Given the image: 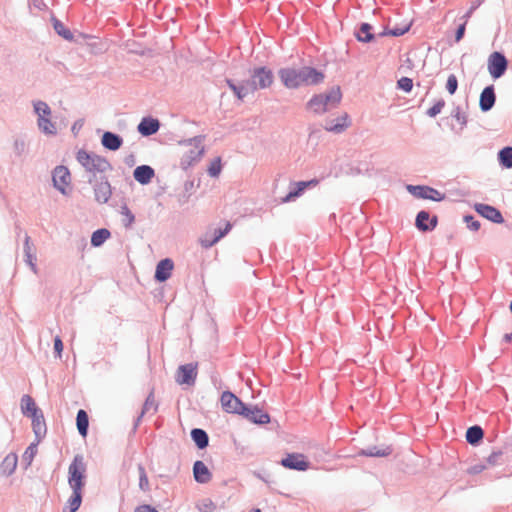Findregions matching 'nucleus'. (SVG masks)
I'll use <instances>...</instances> for the list:
<instances>
[{
	"label": "nucleus",
	"mask_w": 512,
	"mask_h": 512,
	"mask_svg": "<svg viewBox=\"0 0 512 512\" xmlns=\"http://www.w3.org/2000/svg\"><path fill=\"white\" fill-rule=\"evenodd\" d=\"M510 310H511V313H512V301H511V304H510Z\"/></svg>",
	"instance_id": "58"
},
{
	"label": "nucleus",
	"mask_w": 512,
	"mask_h": 512,
	"mask_svg": "<svg viewBox=\"0 0 512 512\" xmlns=\"http://www.w3.org/2000/svg\"><path fill=\"white\" fill-rule=\"evenodd\" d=\"M454 117L456 121L462 126H464L467 122L466 116L460 112H457Z\"/></svg>",
	"instance_id": "52"
},
{
	"label": "nucleus",
	"mask_w": 512,
	"mask_h": 512,
	"mask_svg": "<svg viewBox=\"0 0 512 512\" xmlns=\"http://www.w3.org/2000/svg\"><path fill=\"white\" fill-rule=\"evenodd\" d=\"M464 221L467 223V227L473 231H477L480 228L479 221L475 220L473 216H465Z\"/></svg>",
	"instance_id": "48"
},
{
	"label": "nucleus",
	"mask_w": 512,
	"mask_h": 512,
	"mask_svg": "<svg viewBox=\"0 0 512 512\" xmlns=\"http://www.w3.org/2000/svg\"><path fill=\"white\" fill-rule=\"evenodd\" d=\"M220 401L222 408L227 413L241 415V413L245 411V404L237 396H235L233 393L229 391H225L222 393Z\"/></svg>",
	"instance_id": "11"
},
{
	"label": "nucleus",
	"mask_w": 512,
	"mask_h": 512,
	"mask_svg": "<svg viewBox=\"0 0 512 512\" xmlns=\"http://www.w3.org/2000/svg\"><path fill=\"white\" fill-rule=\"evenodd\" d=\"M197 377V364L181 365L176 372V382L180 385H193Z\"/></svg>",
	"instance_id": "12"
},
{
	"label": "nucleus",
	"mask_w": 512,
	"mask_h": 512,
	"mask_svg": "<svg viewBox=\"0 0 512 512\" xmlns=\"http://www.w3.org/2000/svg\"><path fill=\"white\" fill-rule=\"evenodd\" d=\"M487 468L486 464H475L469 468V473L478 474L484 471Z\"/></svg>",
	"instance_id": "51"
},
{
	"label": "nucleus",
	"mask_w": 512,
	"mask_h": 512,
	"mask_svg": "<svg viewBox=\"0 0 512 512\" xmlns=\"http://www.w3.org/2000/svg\"><path fill=\"white\" fill-rule=\"evenodd\" d=\"M274 81V76L271 70L260 67L253 70L251 80L236 85L233 81L227 80L229 88L234 92L239 100H243L247 95L254 93L258 89L269 88Z\"/></svg>",
	"instance_id": "2"
},
{
	"label": "nucleus",
	"mask_w": 512,
	"mask_h": 512,
	"mask_svg": "<svg viewBox=\"0 0 512 512\" xmlns=\"http://www.w3.org/2000/svg\"><path fill=\"white\" fill-rule=\"evenodd\" d=\"M351 122L347 114H343L335 120L327 121L324 128L329 132L341 133L345 131Z\"/></svg>",
	"instance_id": "19"
},
{
	"label": "nucleus",
	"mask_w": 512,
	"mask_h": 512,
	"mask_svg": "<svg viewBox=\"0 0 512 512\" xmlns=\"http://www.w3.org/2000/svg\"><path fill=\"white\" fill-rule=\"evenodd\" d=\"M54 29L56 32L67 40H71L73 35L69 29H67L60 21L56 20L54 23Z\"/></svg>",
	"instance_id": "39"
},
{
	"label": "nucleus",
	"mask_w": 512,
	"mask_h": 512,
	"mask_svg": "<svg viewBox=\"0 0 512 512\" xmlns=\"http://www.w3.org/2000/svg\"><path fill=\"white\" fill-rule=\"evenodd\" d=\"M203 154L204 145L201 137H195L181 142L177 150V157L183 169H188L200 161Z\"/></svg>",
	"instance_id": "3"
},
{
	"label": "nucleus",
	"mask_w": 512,
	"mask_h": 512,
	"mask_svg": "<svg viewBox=\"0 0 512 512\" xmlns=\"http://www.w3.org/2000/svg\"><path fill=\"white\" fill-rule=\"evenodd\" d=\"M362 455L372 456V457H385L391 454V449L389 447L378 449L376 447H372L366 451L361 452Z\"/></svg>",
	"instance_id": "38"
},
{
	"label": "nucleus",
	"mask_w": 512,
	"mask_h": 512,
	"mask_svg": "<svg viewBox=\"0 0 512 512\" xmlns=\"http://www.w3.org/2000/svg\"><path fill=\"white\" fill-rule=\"evenodd\" d=\"M110 237V232L107 229L96 230L91 237V244L95 247L102 245Z\"/></svg>",
	"instance_id": "36"
},
{
	"label": "nucleus",
	"mask_w": 512,
	"mask_h": 512,
	"mask_svg": "<svg viewBox=\"0 0 512 512\" xmlns=\"http://www.w3.org/2000/svg\"><path fill=\"white\" fill-rule=\"evenodd\" d=\"M37 452V445L36 444H31L25 451L24 453V457L26 459H29L30 461L33 459L34 455L36 454Z\"/></svg>",
	"instance_id": "50"
},
{
	"label": "nucleus",
	"mask_w": 512,
	"mask_h": 512,
	"mask_svg": "<svg viewBox=\"0 0 512 512\" xmlns=\"http://www.w3.org/2000/svg\"><path fill=\"white\" fill-rule=\"evenodd\" d=\"M502 457V452L501 451H497V452H493L491 453L487 458H486V465L487 467L489 466H495L499 463V460L501 459Z\"/></svg>",
	"instance_id": "47"
},
{
	"label": "nucleus",
	"mask_w": 512,
	"mask_h": 512,
	"mask_svg": "<svg viewBox=\"0 0 512 512\" xmlns=\"http://www.w3.org/2000/svg\"><path fill=\"white\" fill-rule=\"evenodd\" d=\"M398 87L404 90L405 92H410L413 87L412 79L408 77H402L398 80Z\"/></svg>",
	"instance_id": "46"
},
{
	"label": "nucleus",
	"mask_w": 512,
	"mask_h": 512,
	"mask_svg": "<svg viewBox=\"0 0 512 512\" xmlns=\"http://www.w3.org/2000/svg\"><path fill=\"white\" fill-rule=\"evenodd\" d=\"M32 419V427L33 431L38 439L43 437L46 433V424L44 420L43 413H37L36 415L30 417Z\"/></svg>",
	"instance_id": "30"
},
{
	"label": "nucleus",
	"mask_w": 512,
	"mask_h": 512,
	"mask_svg": "<svg viewBox=\"0 0 512 512\" xmlns=\"http://www.w3.org/2000/svg\"><path fill=\"white\" fill-rule=\"evenodd\" d=\"M318 184V180L313 179L310 181H300L296 183V190L289 192L283 199L282 202L286 203L290 200L298 197L307 187L316 186Z\"/></svg>",
	"instance_id": "27"
},
{
	"label": "nucleus",
	"mask_w": 512,
	"mask_h": 512,
	"mask_svg": "<svg viewBox=\"0 0 512 512\" xmlns=\"http://www.w3.org/2000/svg\"><path fill=\"white\" fill-rule=\"evenodd\" d=\"M191 436L198 448L203 449L208 445V435L204 430L198 428L193 429Z\"/></svg>",
	"instance_id": "33"
},
{
	"label": "nucleus",
	"mask_w": 512,
	"mask_h": 512,
	"mask_svg": "<svg viewBox=\"0 0 512 512\" xmlns=\"http://www.w3.org/2000/svg\"><path fill=\"white\" fill-rule=\"evenodd\" d=\"M409 30V27H406L404 29H394L390 31V34L393 36H401L405 34Z\"/></svg>",
	"instance_id": "54"
},
{
	"label": "nucleus",
	"mask_w": 512,
	"mask_h": 512,
	"mask_svg": "<svg viewBox=\"0 0 512 512\" xmlns=\"http://www.w3.org/2000/svg\"><path fill=\"white\" fill-rule=\"evenodd\" d=\"M500 164L505 168H512V147H505L498 153Z\"/></svg>",
	"instance_id": "35"
},
{
	"label": "nucleus",
	"mask_w": 512,
	"mask_h": 512,
	"mask_svg": "<svg viewBox=\"0 0 512 512\" xmlns=\"http://www.w3.org/2000/svg\"><path fill=\"white\" fill-rule=\"evenodd\" d=\"M438 223L437 216L430 218V215L426 211H420L416 217V227L421 231L433 230Z\"/></svg>",
	"instance_id": "17"
},
{
	"label": "nucleus",
	"mask_w": 512,
	"mask_h": 512,
	"mask_svg": "<svg viewBox=\"0 0 512 512\" xmlns=\"http://www.w3.org/2000/svg\"><path fill=\"white\" fill-rule=\"evenodd\" d=\"M76 424L80 435L86 437L89 426V418L85 410L81 409L78 411L76 417Z\"/></svg>",
	"instance_id": "32"
},
{
	"label": "nucleus",
	"mask_w": 512,
	"mask_h": 512,
	"mask_svg": "<svg viewBox=\"0 0 512 512\" xmlns=\"http://www.w3.org/2000/svg\"><path fill=\"white\" fill-rule=\"evenodd\" d=\"M76 158L89 172H102L108 166V162L104 158L95 154H89L84 150L78 151Z\"/></svg>",
	"instance_id": "7"
},
{
	"label": "nucleus",
	"mask_w": 512,
	"mask_h": 512,
	"mask_svg": "<svg viewBox=\"0 0 512 512\" xmlns=\"http://www.w3.org/2000/svg\"><path fill=\"white\" fill-rule=\"evenodd\" d=\"M371 30L372 27L369 24L363 23L356 34L357 39L361 42H370L374 38Z\"/></svg>",
	"instance_id": "37"
},
{
	"label": "nucleus",
	"mask_w": 512,
	"mask_h": 512,
	"mask_svg": "<svg viewBox=\"0 0 512 512\" xmlns=\"http://www.w3.org/2000/svg\"><path fill=\"white\" fill-rule=\"evenodd\" d=\"M54 187L62 194H67L71 189V174L67 167L57 166L52 173Z\"/></svg>",
	"instance_id": "8"
},
{
	"label": "nucleus",
	"mask_w": 512,
	"mask_h": 512,
	"mask_svg": "<svg viewBox=\"0 0 512 512\" xmlns=\"http://www.w3.org/2000/svg\"><path fill=\"white\" fill-rule=\"evenodd\" d=\"M194 478L198 483H208L212 474L202 461H196L193 466Z\"/></svg>",
	"instance_id": "22"
},
{
	"label": "nucleus",
	"mask_w": 512,
	"mask_h": 512,
	"mask_svg": "<svg viewBox=\"0 0 512 512\" xmlns=\"http://www.w3.org/2000/svg\"><path fill=\"white\" fill-rule=\"evenodd\" d=\"M17 463H18V457L15 453H9L8 455H6V457L3 459V461L0 465V471H1L2 475H4V476L11 475L17 467Z\"/></svg>",
	"instance_id": "25"
},
{
	"label": "nucleus",
	"mask_w": 512,
	"mask_h": 512,
	"mask_svg": "<svg viewBox=\"0 0 512 512\" xmlns=\"http://www.w3.org/2000/svg\"><path fill=\"white\" fill-rule=\"evenodd\" d=\"M138 471H139V487H140V489L143 491L149 490V480H148V477H147L144 467L139 466Z\"/></svg>",
	"instance_id": "41"
},
{
	"label": "nucleus",
	"mask_w": 512,
	"mask_h": 512,
	"mask_svg": "<svg viewBox=\"0 0 512 512\" xmlns=\"http://www.w3.org/2000/svg\"><path fill=\"white\" fill-rule=\"evenodd\" d=\"M342 98L339 87L332 88L327 94L314 96L309 102L308 107L315 113L321 114L328 109L336 107Z\"/></svg>",
	"instance_id": "4"
},
{
	"label": "nucleus",
	"mask_w": 512,
	"mask_h": 512,
	"mask_svg": "<svg viewBox=\"0 0 512 512\" xmlns=\"http://www.w3.org/2000/svg\"><path fill=\"white\" fill-rule=\"evenodd\" d=\"M222 169L221 159L219 157L215 158L208 167V174L211 177H217Z\"/></svg>",
	"instance_id": "40"
},
{
	"label": "nucleus",
	"mask_w": 512,
	"mask_h": 512,
	"mask_svg": "<svg viewBox=\"0 0 512 512\" xmlns=\"http://www.w3.org/2000/svg\"><path fill=\"white\" fill-rule=\"evenodd\" d=\"M244 410L245 411H243L241 415L255 424H267L270 422V416L268 413L257 407L249 408L244 406Z\"/></svg>",
	"instance_id": "15"
},
{
	"label": "nucleus",
	"mask_w": 512,
	"mask_h": 512,
	"mask_svg": "<svg viewBox=\"0 0 512 512\" xmlns=\"http://www.w3.org/2000/svg\"><path fill=\"white\" fill-rule=\"evenodd\" d=\"M252 512H261L260 509H254Z\"/></svg>",
	"instance_id": "56"
},
{
	"label": "nucleus",
	"mask_w": 512,
	"mask_h": 512,
	"mask_svg": "<svg viewBox=\"0 0 512 512\" xmlns=\"http://www.w3.org/2000/svg\"><path fill=\"white\" fill-rule=\"evenodd\" d=\"M148 408V401L145 403V409Z\"/></svg>",
	"instance_id": "57"
},
{
	"label": "nucleus",
	"mask_w": 512,
	"mask_h": 512,
	"mask_svg": "<svg viewBox=\"0 0 512 512\" xmlns=\"http://www.w3.org/2000/svg\"><path fill=\"white\" fill-rule=\"evenodd\" d=\"M232 228V225L227 222L224 229H214L213 231L206 232L200 239V243L203 247L209 248L217 243L222 237H224Z\"/></svg>",
	"instance_id": "14"
},
{
	"label": "nucleus",
	"mask_w": 512,
	"mask_h": 512,
	"mask_svg": "<svg viewBox=\"0 0 512 512\" xmlns=\"http://www.w3.org/2000/svg\"><path fill=\"white\" fill-rule=\"evenodd\" d=\"M154 174V170L147 165L138 166L133 173L135 180L143 185L148 184L154 177Z\"/></svg>",
	"instance_id": "23"
},
{
	"label": "nucleus",
	"mask_w": 512,
	"mask_h": 512,
	"mask_svg": "<svg viewBox=\"0 0 512 512\" xmlns=\"http://www.w3.org/2000/svg\"><path fill=\"white\" fill-rule=\"evenodd\" d=\"M495 93L493 86H488L483 89L480 95L479 105L482 111L490 110L495 103Z\"/></svg>",
	"instance_id": "21"
},
{
	"label": "nucleus",
	"mask_w": 512,
	"mask_h": 512,
	"mask_svg": "<svg viewBox=\"0 0 512 512\" xmlns=\"http://www.w3.org/2000/svg\"><path fill=\"white\" fill-rule=\"evenodd\" d=\"M102 145L109 150L115 151L121 147L122 139L112 132H105L102 136Z\"/></svg>",
	"instance_id": "28"
},
{
	"label": "nucleus",
	"mask_w": 512,
	"mask_h": 512,
	"mask_svg": "<svg viewBox=\"0 0 512 512\" xmlns=\"http://www.w3.org/2000/svg\"><path fill=\"white\" fill-rule=\"evenodd\" d=\"M86 464L82 455H76L68 468V483L72 490L82 491L85 486Z\"/></svg>",
	"instance_id": "5"
},
{
	"label": "nucleus",
	"mask_w": 512,
	"mask_h": 512,
	"mask_svg": "<svg viewBox=\"0 0 512 512\" xmlns=\"http://www.w3.org/2000/svg\"><path fill=\"white\" fill-rule=\"evenodd\" d=\"M95 198L100 203H106L111 197V187L106 179H101L94 188Z\"/></svg>",
	"instance_id": "20"
},
{
	"label": "nucleus",
	"mask_w": 512,
	"mask_h": 512,
	"mask_svg": "<svg viewBox=\"0 0 512 512\" xmlns=\"http://www.w3.org/2000/svg\"><path fill=\"white\" fill-rule=\"evenodd\" d=\"M483 438V430L479 426H472L466 432V440L470 444H476Z\"/></svg>",
	"instance_id": "34"
},
{
	"label": "nucleus",
	"mask_w": 512,
	"mask_h": 512,
	"mask_svg": "<svg viewBox=\"0 0 512 512\" xmlns=\"http://www.w3.org/2000/svg\"><path fill=\"white\" fill-rule=\"evenodd\" d=\"M21 411L24 415L32 417L42 412L36 405L33 398L29 395H23L21 398Z\"/></svg>",
	"instance_id": "24"
},
{
	"label": "nucleus",
	"mask_w": 512,
	"mask_h": 512,
	"mask_svg": "<svg viewBox=\"0 0 512 512\" xmlns=\"http://www.w3.org/2000/svg\"><path fill=\"white\" fill-rule=\"evenodd\" d=\"M158 129V120L152 118H144L138 125V131L144 136L155 134Z\"/></svg>",
	"instance_id": "26"
},
{
	"label": "nucleus",
	"mask_w": 512,
	"mask_h": 512,
	"mask_svg": "<svg viewBox=\"0 0 512 512\" xmlns=\"http://www.w3.org/2000/svg\"><path fill=\"white\" fill-rule=\"evenodd\" d=\"M458 88V80L454 74L448 76L446 89L450 95H453Z\"/></svg>",
	"instance_id": "42"
},
{
	"label": "nucleus",
	"mask_w": 512,
	"mask_h": 512,
	"mask_svg": "<svg viewBox=\"0 0 512 512\" xmlns=\"http://www.w3.org/2000/svg\"><path fill=\"white\" fill-rule=\"evenodd\" d=\"M174 268L173 261L169 258L161 260L156 267L155 279L159 282H164L170 278Z\"/></svg>",
	"instance_id": "18"
},
{
	"label": "nucleus",
	"mask_w": 512,
	"mask_h": 512,
	"mask_svg": "<svg viewBox=\"0 0 512 512\" xmlns=\"http://www.w3.org/2000/svg\"><path fill=\"white\" fill-rule=\"evenodd\" d=\"M82 502V491L72 490V495L63 507V512H76Z\"/></svg>",
	"instance_id": "29"
},
{
	"label": "nucleus",
	"mask_w": 512,
	"mask_h": 512,
	"mask_svg": "<svg viewBox=\"0 0 512 512\" xmlns=\"http://www.w3.org/2000/svg\"><path fill=\"white\" fill-rule=\"evenodd\" d=\"M34 110L38 116L37 124L39 129L47 135H55L57 133L56 124L51 120V109L47 103L37 101L34 103Z\"/></svg>",
	"instance_id": "6"
},
{
	"label": "nucleus",
	"mask_w": 512,
	"mask_h": 512,
	"mask_svg": "<svg viewBox=\"0 0 512 512\" xmlns=\"http://www.w3.org/2000/svg\"><path fill=\"white\" fill-rule=\"evenodd\" d=\"M24 253L26 256V262L31 267V269L35 272L36 271V256L34 253V247L31 243V239L28 235L25 236V242H24Z\"/></svg>",
	"instance_id": "31"
},
{
	"label": "nucleus",
	"mask_w": 512,
	"mask_h": 512,
	"mask_svg": "<svg viewBox=\"0 0 512 512\" xmlns=\"http://www.w3.org/2000/svg\"><path fill=\"white\" fill-rule=\"evenodd\" d=\"M281 465L286 469L306 471L310 468V462L302 453H289L282 460Z\"/></svg>",
	"instance_id": "10"
},
{
	"label": "nucleus",
	"mask_w": 512,
	"mask_h": 512,
	"mask_svg": "<svg viewBox=\"0 0 512 512\" xmlns=\"http://www.w3.org/2000/svg\"><path fill=\"white\" fill-rule=\"evenodd\" d=\"M121 214L123 216L122 221L126 227L130 226L134 222V215L127 206L122 207Z\"/></svg>",
	"instance_id": "43"
},
{
	"label": "nucleus",
	"mask_w": 512,
	"mask_h": 512,
	"mask_svg": "<svg viewBox=\"0 0 512 512\" xmlns=\"http://www.w3.org/2000/svg\"><path fill=\"white\" fill-rule=\"evenodd\" d=\"M135 512H158V511L149 505H142V506L138 507Z\"/></svg>",
	"instance_id": "53"
},
{
	"label": "nucleus",
	"mask_w": 512,
	"mask_h": 512,
	"mask_svg": "<svg viewBox=\"0 0 512 512\" xmlns=\"http://www.w3.org/2000/svg\"><path fill=\"white\" fill-rule=\"evenodd\" d=\"M470 13H471V11H469L465 15V21L458 27V29L456 31V34H455V41L456 42H459L463 38V36L465 34L466 24H467L468 18L470 17Z\"/></svg>",
	"instance_id": "45"
},
{
	"label": "nucleus",
	"mask_w": 512,
	"mask_h": 512,
	"mask_svg": "<svg viewBox=\"0 0 512 512\" xmlns=\"http://www.w3.org/2000/svg\"><path fill=\"white\" fill-rule=\"evenodd\" d=\"M408 191L415 197L433 201H442L444 195L438 190L428 186H407Z\"/></svg>",
	"instance_id": "13"
},
{
	"label": "nucleus",
	"mask_w": 512,
	"mask_h": 512,
	"mask_svg": "<svg viewBox=\"0 0 512 512\" xmlns=\"http://www.w3.org/2000/svg\"><path fill=\"white\" fill-rule=\"evenodd\" d=\"M504 341L505 342H510L512 341V332L511 333H508V334H505L504 337H503Z\"/></svg>",
	"instance_id": "55"
},
{
	"label": "nucleus",
	"mask_w": 512,
	"mask_h": 512,
	"mask_svg": "<svg viewBox=\"0 0 512 512\" xmlns=\"http://www.w3.org/2000/svg\"><path fill=\"white\" fill-rule=\"evenodd\" d=\"M508 61L506 57L500 52H493L489 55L487 67L490 75L494 79L500 78L507 70Z\"/></svg>",
	"instance_id": "9"
},
{
	"label": "nucleus",
	"mask_w": 512,
	"mask_h": 512,
	"mask_svg": "<svg viewBox=\"0 0 512 512\" xmlns=\"http://www.w3.org/2000/svg\"><path fill=\"white\" fill-rule=\"evenodd\" d=\"M278 76L283 85L288 89L317 85L323 82L325 78L322 72L310 66L282 68L278 71Z\"/></svg>",
	"instance_id": "1"
},
{
	"label": "nucleus",
	"mask_w": 512,
	"mask_h": 512,
	"mask_svg": "<svg viewBox=\"0 0 512 512\" xmlns=\"http://www.w3.org/2000/svg\"><path fill=\"white\" fill-rule=\"evenodd\" d=\"M54 349H55V352L57 353V356L59 358H61L62 351H63V343L59 336H56L54 339Z\"/></svg>",
	"instance_id": "49"
},
{
	"label": "nucleus",
	"mask_w": 512,
	"mask_h": 512,
	"mask_svg": "<svg viewBox=\"0 0 512 512\" xmlns=\"http://www.w3.org/2000/svg\"><path fill=\"white\" fill-rule=\"evenodd\" d=\"M444 106L445 102L443 100H439L431 108L428 109L427 114L430 117H435L442 111Z\"/></svg>",
	"instance_id": "44"
},
{
	"label": "nucleus",
	"mask_w": 512,
	"mask_h": 512,
	"mask_svg": "<svg viewBox=\"0 0 512 512\" xmlns=\"http://www.w3.org/2000/svg\"><path fill=\"white\" fill-rule=\"evenodd\" d=\"M475 210L486 219L494 222V223H503L504 219L502 217V214L498 209H496L493 206L487 205V204H476Z\"/></svg>",
	"instance_id": "16"
}]
</instances>
